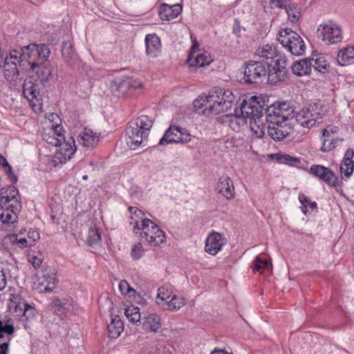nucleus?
Listing matches in <instances>:
<instances>
[{
  "mask_svg": "<svg viewBox=\"0 0 354 354\" xmlns=\"http://www.w3.org/2000/svg\"><path fill=\"white\" fill-rule=\"evenodd\" d=\"M194 60L190 63L191 66L203 67L212 62L211 57L205 53H199L193 57Z\"/></svg>",
  "mask_w": 354,
  "mask_h": 354,
  "instance_id": "4c0bfd02",
  "label": "nucleus"
},
{
  "mask_svg": "<svg viewBox=\"0 0 354 354\" xmlns=\"http://www.w3.org/2000/svg\"><path fill=\"white\" fill-rule=\"evenodd\" d=\"M310 108H304L295 115L294 109L290 102H274L270 106H267L265 115L269 116H277V118L283 120H288L292 122L295 120L301 127L310 129L313 127L317 120L321 118L318 112L315 111L314 106Z\"/></svg>",
  "mask_w": 354,
  "mask_h": 354,
  "instance_id": "f03ea898",
  "label": "nucleus"
},
{
  "mask_svg": "<svg viewBox=\"0 0 354 354\" xmlns=\"http://www.w3.org/2000/svg\"><path fill=\"white\" fill-rule=\"evenodd\" d=\"M268 75L266 63L261 61H249L245 63L242 80L246 84H260Z\"/></svg>",
  "mask_w": 354,
  "mask_h": 354,
  "instance_id": "6e6552de",
  "label": "nucleus"
},
{
  "mask_svg": "<svg viewBox=\"0 0 354 354\" xmlns=\"http://www.w3.org/2000/svg\"><path fill=\"white\" fill-rule=\"evenodd\" d=\"M354 171V151L348 149L340 164V172L343 177L349 178Z\"/></svg>",
  "mask_w": 354,
  "mask_h": 354,
  "instance_id": "6ab92c4d",
  "label": "nucleus"
},
{
  "mask_svg": "<svg viewBox=\"0 0 354 354\" xmlns=\"http://www.w3.org/2000/svg\"><path fill=\"white\" fill-rule=\"evenodd\" d=\"M28 236L29 241H30V239H32L31 243L32 244V243L35 242L39 239V234L37 231H29Z\"/></svg>",
  "mask_w": 354,
  "mask_h": 354,
  "instance_id": "e2e57ef3",
  "label": "nucleus"
},
{
  "mask_svg": "<svg viewBox=\"0 0 354 354\" xmlns=\"http://www.w3.org/2000/svg\"><path fill=\"white\" fill-rule=\"evenodd\" d=\"M267 106L261 97L256 95L246 97L241 100L239 107L234 110V118L261 119Z\"/></svg>",
  "mask_w": 354,
  "mask_h": 354,
  "instance_id": "423d86ee",
  "label": "nucleus"
},
{
  "mask_svg": "<svg viewBox=\"0 0 354 354\" xmlns=\"http://www.w3.org/2000/svg\"><path fill=\"white\" fill-rule=\"evenodd\" d=\"M152 125L153 121L147 115H141L130 122L127 133L129 136L127 145L131 150L136 149L148 137Z\"/></svg>",
  "mask_w": 354,
  "mask_h": 354,
  "instance_id": "20e7f679",
  "label": "nucleus"
},
{
  "mask_svg": "<svg viewBox=\"0 0 354 354\" xmlns=\"http://www.w3.org/2000/svg\"><path fill=\"white\" fill-rule=\"evenodd\" d=\"M19 235L15 234H10L6 236V240L12 244L18 245Z\"/></svg>",
  "mask_w": 354,
  "mask_h": 354,
  "instance_id": "13d9d810",
  "label": "nucleus"
},
{
  "mask_svg": "<svg viewBox=\"0 0 354 354\" xmlns=\"http://www.w3.org/2000/svg\"><path fill=\"white\" fill-rule=\"evenodd\" d=\"M54 312L59 316L66 315L72 310L71 304L66 299H55L53 302Z\"/></svg>",
  "mask_w": 354,
  "mask_h": 354,
  "instance_id": "bb28decb",
  "label": "nucleus"
},
{
  "mask_svg": "<svg viewBox=\"0 0 354 354\" xmlns=\"http://www.w3.org/2000/svg\"><path fill=\"white\" fill-rule=\"evenodd\" d=\"M279 42L292 55H303L306 50V45L303 39L296 32L289 28L281 30L278 35Z\"/></svg>",
  "mask_w": 354,
  "mask_h": 354,
  "instance_id": "0eeeda50",
  "label": "nucleus"
},
{
  "mask_svg": "<svg viewBox=\"0 0 354 354\" xmlns=\"http://www.w3.org/2000/svg\"><path fill=\"white\" fill-rule=\"evenodd\" d=\"M266 124H263L260 119H253L250 122V130L252 134L257 138H261L265 134Z\"/></svg>",
  "mask_w": 354,
  "mask_h": 354,
  "instance_id": "f704fd0d",
  "label": "nucleus"
},
{
  "mask_svg": "<svg viewBox=\"0 0 354 354\" xmlns=\"http://www.w3.org/2000/svg\"><path fill=\"white\" fill-rule=\"evenodd\" d=\"M181 128L176 126H171L165 133L163 137L160 140L158 145H165L171 143H179L180 141H176V138H179L181 134Z\"/></svg>",
  "mask_w": 354,
  "mask_h": 354,
  "instance_id": "b1692460",
  "label": "nucleus"
},
{
  "mask_svg": "<svg viewBox=\"0 0 354 354\" xmlns=\"http://www.w3.org/2000/svg\"><path fill=\"white\" fill-rule=\"evenodd\" d=\"M129 210L131 213H133L134 215H136L138 218H140V222L142 221V220L143 219L142 218V216H144V213L138 209L137 207H131L129 208Z\"/></svg>",
  "mask_w": 354,
  "mask_h": 354,
  "instance_id": "0e129e2a",
  "label": "nucleus"
},
{
  "mask_svg": "<svg viewBox=\"0 0 354 354\" xmlns=\"http://www.w3.org/2000/svg\"><path fill=\"white\" fill-rule=\"evenodd\" d=\"M62 130V127L59 125H56L54 129V134L57 135V138L54 136H48L46 139V142L52 146L59 147L62 144V140H64V135L59 131Z\"/></svg>",
  "mask_w": 354,
  "mask_h": 354,
  "instance_id": "58836bf2",
  "label": "nucleus"
},
{
  "mask_svg": "<svg viewBox=\"0 0 354 354\" xmlns=\"http://www.w3.org/2000/svg\"><path fill=\"white\" fill-rule=\"evenodd\" d=\"M143 326L146 329L156 332L160 327V317L156 314H150L145 318Z\"/></svg>",
  "mask_w": 354,
  "mask_h": 354,
  "instance_id": "7c9ffc66",
  "label": "nucleus"
},
{
  "mask_svg": "<svg viewBox=\"0 0 354 354\" xmlns=\"http://www.w3.org/2000/svg\"><path fill=\"white\" fill-rule=\"evenodd\" d=\"M142 82L133 77H122L115 79L111 84L113 93L120 97L124 95L129 89L142 87Z\"/></svg>",
  "mask_w": 354,
  "mask_h": 354,
  "instance_id": "4468645a",
  "label": "nucleus"
},
{
  "mask_svg": "<svg viewBox=\"0 0 354 354\" xmlns=\"http://www.w3.org/2000/svg\"><path fill=\"white\" fill-rule=\"evenodd\" d=\"M101 237L100 232L97 229L90 228L87 236V242L90 246L95 245L100 243Z\"/></svg>",
  "mask_w": 354,
  "mask_h": 354,
  "instance_id": "79ce46f5",
  "label": "nucleus"
},
{
  "mask_svg": "<svg viewBox=\"0 0 354 354\" xmlns=\"http://www.w3.org/2000/svg\"><path fill=\"white\" fill-rule=\"evenodd\" d=\"M143 252L144 250L142 243L141 242H139L133 246L131 254L134 260H139L142 256Z\"/></svg>",
  "mask_w": 354,
  "mask_h": 354,
  "instance_id": "49530a36",
  "label": "nucleus"
},
{
  "mask_svg": "<svg viewBox=\"0 0 354 354\" xmlns=\"http://www.w3.org/2000/svg\"><path fill=\"white\" fill-rule=\"evenodd\" d=\"M271 267V263L264 259L262 254L257 256L253 262V268L260 273H263L265 270H270Z\"/></svg>",
  "mask_w": 354,
  "mask_h": 354,
  "instance_id": "c9c22d12",
  "label": "nucleus"
},
{
  "mask_svg": "<svg viewBox=\"0 0 354 354\" xmlns=\"http://www.w3.org/2000/svg\"><path fill=\"white\" fill-rule=\"evenodd\" d=\"M146 53L148 56L156 57L160 51V38L156 35H147L145 37Z\"/></svg>",
  "mask_w": 354,
  "mask_h": 354,
  "instance_id": "4be33fe9",
  "label": "nucleus"
},
{
  "mask_svg": "<svg viewBox=\"0 0 354 354\" xmlns=\"http://www.w3.org/2000/svg\"><path fill=\"white\" fill-rule=\"evenodd\" d=\"M24 51V56L26 57L28 63L47 62L46 59L50 54V49L48 45L42 44L37 45L31 44L21 47Z\"/></svg>",
  "mask_w": 354,
  "mask_h": 354,
  "instance_id": "f8f14e48",
  "label": "nucleus"
},
{
  "mask_svg": "<svg viewBox=\"0 0 354 354\" xmlns=\"http://www.w3.org/2000/svg\"><path fill=\"white\" fill-rule=\"evenodd\" d=\"M29 61L24 56V51L13 50L10 52L5 59L3 66V75L9 82L16 81L20 76V73L28 69Z\"/></svg>",
  "mask_w": 354,
  "mask_h": 354,
  "instance_id": "7ed1b4c3",
  "label": "nucleus"
},
{
  "mask_svg": "<svg viewBox=\"0 0 354 354\" xmlns=\"http://www.w3.org/2000/svg\"><path fill=\"white\" fill-rule=\"evenodd\" d=\"M28 67L35 73L37 78L41 82H47L51 75V70L48 62L30 63Z\"/></svg>",
  "mask_w": 354,
  "mask_h": 354,
  "instance_id": "412c9836",
  "label": "nucleus"
},
{
  "mask_svg": "<svg viewBox=\"0 0 354 354\" xmlns=\"http://www.w3.org/2000/svg\"><path fill=\"white\" fill-rule=\"evenodd\" d=\"M353 58L354 46H348L338 53L337 62L339 65L344 66Z\"/></svg>",
  "mask_w": 354,
  "mask_h": 354,
  "instance_id": "c756f323",
  "label": "nucleus"
},
{
  "mask_svg": "<svg viewBox=\"0 0 354 354\" xmlns=\"http://www.w3.org/2000/svg\"><path fill=\"white\" fill-rule=\"evenodd\" d=\"M216 190L218 194L227 200H231L234 197L235 192L233 182L228 176H222L218 179Z\"/></svg>",
  "mask_w": 354,
  "mask_h": 354,
  "instance_id": "a211bd4d",
  "label": "nucleus"
},
{
  "mask_svg": "<svg viewBox=\"0 0 354 354\" xmlns=\"http://www.w3.org/2000/svg\"><path fill=\"white\" fill-rule=\"evenodd\" d=\"M181 134L179 136V138H176V141H180V142L186 143L190 141V134L185 129L181 128Z\"/></svg>",
  "mask_w": 354,
  "mask_h": 354,
  "instance_id": "603ef678",
  "label": "nucleus"
},
{
  "mask_svg": "<svg viewBox=\"0 0 354 354\" xmlns=\"http://www.w3.org/2000/svg\"><path fill=\"white\" fill-rule=\"evenodd\" d=\"M256 55L267 60L272 59L277 55V50L275 47L266 44L258 48Z\"/></svg>",
  "mask_w": 354,
  "mask_h": 354,
  "instance_id": "2f4dec72",
  "label": "nucleus"
},
{
  "mask_svg": "<svg viewBox=\"0 0 354 354\" xmlns=\"http://www.w3.org/2000/svg\"><path fill=\"white\" fill-rule=\"evenodd\" d=\"M284 9L291 23H297L300 17V8L296 4L289 2Z\"/></svg>",
  "mask_w": 354,
  "mask_h": 354,
  "instance_id": "473e14b6",
  "label": "nucleus"
},
{
  "mask_svg": "<svg viewBox=\"0 0 354 354\" xmlns=\"http://www.w3.org/2000/svg\"><path fill=\"white\" fill-rule=\"evenodd\" d=\"M83 146L86 147H93L99 142L100 135L93 132L91 129L85 128L82 133L80 135Z\"/></svg>",
  "mask_w": 354,
  "mask_h": 354,
  "instance_id": "393cba45",
  "label": "nucleus"
},
{
  "mask_svg": "<svg viewBox=\"0 0 354 354\" xmlns=\"http://www.w3.org/2000/svg\"><path fill=\"white\" fill-rule=\"evenodd\" d=\"M181 11L182 8L179 4L169 6L162 3L159 8L158 15L162 20L169 21L177 17Z\"/></svg>",
  "mask_w": 354,
  "mask_h": 354,
  "instance_id": "aec40b11",
  "label": "nucleus"
},
{
  "mask_svg": "<svg viewBox=\"0 0 354 354\" xmlns=\"http://www.w3.org/2000/svg\"><path fill=\"white\" fill-rule=\"evenodd\" d=\"M62 142H64V145L66 147V148L65 149L66 153L64 154V156H68V158H70L71 156L73 155L76 151L75 140L71 137L67 141L64 140H62Z\"/></svg>",
  "mask_w": 354,
  "mask_h": 354,
  "instance_id": "c03bdc74",
  "label": "nucleus"
},
{
  "mask_svg": "<svg viewBox=\"0 0 354 354\" xmlns=\"http://www.w3.org/2000/svg\"><path fill=\"white\" fill-rule=\"evenodd\" d=\"M23 94L28 100H32L33 99L37 98L39 94L37 86L31 80H24L23 84Z\"/></svg>",
  "mask_w": 354,
  "mask_h": 354,
  "instance_id": "cd10ccee",
  "label": "nucleus"
},
{
  "mask_svg": "<svg viewBox=\"0 0 354 354\" xmlns=\"http://www.w3.org/2000/svg\"><path fill=\"white\" fill-rule=\"evenodd\" d=\"M57 281L55 273L50 269L44 270L37 279L38 286L41 287V292H52ZM35 283L36 284V282Z\"/></svg>",
  "mask_w": 354,
  "mask_h": 354,
  "instance_id": "dca6fc26",
  "label": "nucleus"
},
{
  "mask_svg": "<svg viewBox=\"0 0 354 354\" xmlns=\"http://www.w3.org/2000/svg\"><path fill=\"white\" fill-rule=\"evenodd\" d=\"M108 335L110 338H117L123 331V324L118 316L112 318L107 326Z\"/></svg>",
  "mask_w": 354,
  "mask_h": 354,
  "instance_id": "a878e982",
  "label": "nucleus"
},
{
  "mask_svg": "<svg viewBox=\"0 0 354 354\" xmlns=\"http://www.w3.org/2000/svg\"><path fill=\"white\" fill-rule=\"evenodd\" d=\"M234 96L230 90L214 88L207 95H202L193 102L195 111L207 116L218 115L232 108Z\"/></svg>",
  "mask_w": 354,
  "mask_h": 354,
  "instance_id": "f257e3e1",
  "label": "nucleus"
},
{
  "mask_svg": "<svg viewBox=\"0 0 354 354\" xmlns=\"http://www.w3.org/2000/svg\"><path fill=\"white\" fill-rule=\"evenodd\" d=\"M7 283L6 277L2 269H0V290H3Z\"/></svg>",
  "mask_w": 354,
  "mask_h": 354,
  "instance_id": "4d7b16f0",
  "label": "nucleus"
},
{
  "mask_svg": "<svg viewBox=\"0 0 354 354\" xmlns=\"http://www.w3.org/2000/svg\"><path fill=\"white\" fill-rule=\"evenodd\" d=\"M133 229L135 233H139L141 241L151 246L160 245L165 241V232L149 218L142 219L140 224L136 221Z\"/></svg>",
  "mask_w": 354,
  "mask_h": 354,
  "instance_id": "39448f33",
  "label": "nucleus"
},
{
  "mask_svg": "<svg viewBox=\"0 0 354 354\" xmlns=\"http://www.w3.org/2000/svg\"><path fill=\"white\" fill-rule=\"evenodd\" d=\"M30 262L32 263L35 269H38L40 267L42 261L40 258L33 256L30 258Z\"/></svg>",
  "mask_w": 354,
  "mask_h": 354,
  "instance_id": "bf43d9fd",
  "label": "nucleus"
},
{
  "mask_svg": "<svg viewBox=\"0 0 354 354\" xmlns=\"http://www.w3.org/2000/svg\"><path fill=\"white\" fill-rule=\"evenodd\" d=\"M165 305H167L170 310H177L185 305V301L183 297L174 295Z\"/></svg>",
  "mask_w": 354,
  "mask_h": 354,
  "instance_id": "a19ab883",
  "label": "nucleus"
},
{
  "mask_svg": "<svg viewBox=\"0 0 354 354\" xmlns=\"http://www.w3.org/2000/svg\"><path fill=\"white\" fill-rule=\"evenodd\" d=\"M198 48H199V46L197 43V41L195 40L193 41V44H192V48H191V50H190V52H189V57H188V61L190 62L193 57V55L194 53L198 50Z\"/></svg>",
  "mask_w": 354,
  "mask_h": 354,
  "instance_id": "052dcab7",
  "label": "nucleus"
},
{
  "mask_svg": "<svg viewBox=\"0 0 354 354\" xmlns=\"http://www.w3.org/2000/svg\"><path fill=\"white\" fill-rule=\"evenodd\" d=\"M337 132V129L335 130L332 128H326L322 130V140L328 138L333 137V134Z\"/></svg>",
  "mask_w": 354,
  "mask_h": 354,
  "instance_id": "864d4df0",
  "label": "nucleus"
},
{
  "mask_svg": "<svg viewBox=\"0 0 354 354\" xmlns=\"http://www.w3.org/2000/svg\"><path fill=\"white\" fill-rule=\"evenodd\" d=\"M266 121L268 134L274 140L281 141L290 134L292 122L279 119L276 115H266Z\"/></svg>",
  "mask_w": 354,
  "mask_h": 354,
  "instance_id": "1a4fd4ad",
  "label": "nucleus"
},
{
  "mask_svg": "<svg viewBox=\"0 0 354 354\" xmlns=\"http://www.w3.org/2000/svg\"><path fill=\"white\" fill-rule=\"evenodd\" d=\"M172 295H174L172 292V288L170 286H162L158 289L156 302L158 305L164 306Z\"/></svg>",
  "mask_w": 354,
  "mask_h": 354,
  "instance_id": "c85d7f7f",
  "label": "nucleus"
},
{
  "mask_svg": "<svg viewBox=\"0 0 354 354\" xmlns=\"http://www.w3.org/2000/svg\"><path fill=\"white\" fill-rule=\"evenodd\" d=\"M62 53L65 62L68 64H70L71 60L76 58V53L70 43L65 42L63 44Z\"/></svg>",
  "mask_w": 354,
  "mask_h": 354,
  "instance_id": "ea45409f",
  "label": "nucleus"
},
{
  "mask_svg": "<svg viewBox=\"0 0 354 354\" xmlns=\"http://www.w3.org/2000/svg\"><path fill=\"white\" fill-rule=\"evenodd\" d=\"M124 315L128 320L134 324L140 323L141 315L140 308L137 306H130L125 309Z\"/></svg>",
  "mask_w": 354,
  "mask_h": 354,
  "instance_id": "72a5a7b5",
  "label": "nucleus"
},
{
  "mask_svg": "<svg viewBox=\"0 0 354 354\" xmlns=\"http://www.w3.org/2000/svg\"><path fill=\"white\" fill-rule=\"evenodd\" d=\"M3 168L6 169V174L8 176L12 183L17 182V177L14 174L11 166L8 164V166H3Z\"/></svg>",
  "mask_w": 354,
  "mask_h": 354,
  "instance_id": "6e6d98bb",
  "label": "nucleus"
},
{
  "mask_svg": "<svg viewBox=\"0 0 354 354\" xmlns=\"http://www.w3.org/2000/svg\"><path fill=\"white\" fill-rule=\"evenodd\" d=\"M240 32L241 26L239 22L236 19H235L233 25V33H234L236 35H239Z\"/></svg>",
  "mask_w": 354,
  "mask_h": 354,
  "instance_id": "338daca9",
  "label": "nucleus"
},
{
  "mask_svg": "<svg viewBox=\"0 0 354 354\" xmlns=\"http://www.w3.org/2000/svg\"><path fill=\"white\" fill-rule=\"evenodd\" d=\"M324 62L322 61L320 58L314 59L313 61L312 67L314 68L315 71L322 72L323 70L326 69V64H323Z\"/></svg>",
  "mask_w": 354,
  "mask_h": 354,
  "instance_id": "3c124183",
  "label": "nucleus"
},
{
  "mask_svg": "<svg viewBox=\"0 0 354 354\" xmlns=\"http://www.w3.org/2000/svg\"><path fill=\"white\" fill-rule=\"evenodd\" d=\"M10 339L6 342L0 344V354H7Z\"/></svg>",
  "mask_w": 354,
  "mask_h": 354,
  "instance_id": "680f3d73",
  "label": "nucleus"
},
{
  "mask_svg": "<svg viewBox=\"0 0 354 354\" xmlns=\"http://www.w3.org/2000/svg\"><path fill=\"white\" fill-rule=\"evenodd\" d=\"M317 32L319 39L330 44H337L342 39L340 27L331 20L328 24H320Z\"/></svg>",
  "mask_w": 354,
  "mask_h": 354,
  "instance_id": "9d476101",
  "label": "nucleus"
},
{
  "mask_svg": "<svg viewBox=\"0 0 354 354\" xmlns=\"http://www.w3.org/2000/svg\"><path fill=\"white\" fill-rule=\"evenodd\" d=\"M299 201L301 203V211L304 214H306L308 210H307V205L310 207L311 209H315L317 208V204L315 202H310L308 197H306L304 194L300 193L299 194Z\"/></svg>",
  "mask_w": 354,
  "mask_h": 354,
  "instance_id": "37998d69",
  "label": "nucleus"
},
{
  "mask_svg": "<svg viewBox=\"0 0 354 354\" xmlns=\"http://www.w3.org/2000/svg\"><path fill=\"white\" fill-rule=\"evenodd\" d=\"M35 315V309L28 304H24V309L21 319L27 321Z\"/></svg>",
  "mask_w": 354,
  "mask_h": 354,
  "instance_id": "a18cd8bd",
  "label": "nucleus"
},
{
  "mask_svg": "<svg viewBox=\"0 0 354 354\" xmlns=\"http://www.w3.org/2000/svg\"><path fill=\"white\" fill-rule=\"evenodd\" d=\"M211 354H230L223 349L215 348L211 352Z\"/></svg>",
  "mask_w": 354,
  "mask_h": 354,
  "instance_id": "774afa93",
  "label": "nucleus"
},
{
  "mask_svg": "<svg viewBox=\"0 0 354 354\" xmlns=\"http://www.w3.org/2000/svg\"><path fill=\"white\" fill-rule=\"evenodd\" d=\"M1 331L8 335H10L14 333L15 328L12 324H3V322L1 321Z\"/></svg>",
  "mask_w": 354,
  "mask_h": 354,
  "instance_id": "5fc2aeb1",
  "label": "nucleus"
},
{
  "mask_svg": "<svg viewBox=\"0 0 354 354\" xmlns=\"http://www.w3.org/2000/svg\"><path fill=\"white\" fill-rule=\"evenodd\" d=\"M313 61V58H305L295 62L291 66L292 73L297 76L309 75L311 71Z\"/></svg>",
  "mask_w": 354,
  "mask_h": 354,
  "instance_id": "5701e85b",
  "label": "nucleus"
},
{
  "mask_svg": "<svg viewBox=\"0 0 354 354\" xmlns=\"http://www.w3.org/2000/svg\"><path fill=\"white\" fill-rule=\"evenodd\" d=\"M289 1V0H270V6L272 8H284Z\"/></svg>",
  "mask_w": 354,
  "mask_h": 354,
  "instance_id": "8fccbe9b",
  "label": "nucleus"
},
{
  "mask_svg": "<svg viewBox=\"0 0 354 354\" xmlns=\"http://www.w3.org/2000/svg\"><path fill=\"white\" fill-rule=\"evenodd\" d=\"M18 245L19 248H24L28 247V245L31 246L32 243H28V239L26 238H19Z\"/></svg>",
  "mask_w": 354,
  "mask_h": 354,
  "instance_id": "69168bd1",
  "label": "nucleus"
},
{
  "mask_svg": "<svg viewBox=\"0 0 354 354\" xmlns=\"http://www.w3.org/2000/svg\"><path fill=\"white\" fill-rule=\"evenodd\" d=\"M286 62L285 58H280L275 61L274 65H271L268 62L266 63L268 70L266 79L270 84H274L286 80L288 74Z\"/></svg>",
  "mask_w": 354,
  "mask_h": 354,
  "instance_id": "ddd939ff",
  "label": "nucleus"
},
{
  "mask_svg": "<svg viewBox=\"0 0 354 354\" xmlns=\"http://www.w3.org/2000/svg\"><path fill=\"white\" fill-rule=\"evenodd\" d=\"M225 243L226 239L223 234L213 232L206 239L205 250L211 255H215Z\"/></svg>",
  "mask_w": 354,
  "mask_h": 354,
  "instance_id": "f3484780",
  "label": "nucleus"
},
{
  "mask_svg": "<svg viewBox=\"0 0 354 354\" xmlns=\"http://www.w3.org/2000/svg\"><path fill=\"white\" fill-rule=\"evenodd\" d=\"M119 289L123 295L130 293L131 292H135L134 289L131 288L129 283L124 280L120 281L119 284Z\"/></svg>",
  "mask_w": 354,
  "mask_h": 354,
  "instance_id": "09e8293b",
  "label": "nucleus"
},
{
  "mask_svg": "<svg viewBox=\"0 0 354 354\" xmlns=\"http://www.w3.org/2000/svg\"><path fill=\"white\" fill-rule=\"evenodd\" d=\"M342 141V139L334 137L322 139V145L321 147L320 151L324 153L330 151L334 149Z\"/></svg>",
  "mask_w": 354,
  "mask_h": 354,
  "instance_id": "e433bc0d",
  "label": "nucleus"
},
{
  "mask_svg": "<svg viewBox=\"0 0 354 354\" xmlns=\"http://www.w3.org/2000/svg\"><path fill=\"white\" fill-rule=\"evenodd\" d=\"M14 198V195L0 197V221L3 223H13L17 218V212L21 208L20 203L17 202L15 205L9 204Z\"/></svg>",
  "mask_w": 354,
  "mask_h": 354,
  "instance_id": "9b49d317",
  "label": "nucleus"
},
{
  "mask_svg": "<svg viewBox=\"0 0 354 354\" xmlns=\"http://www.w3.org/2000/svg\"><path fill=\"white\" fill-rule=\"evenodd\" d=\"M279 160L281 163L288 164V165H295V163L299 162V160L298 158L292 157L290 155H281V157L279 158Z\"/></svg>",
  "mask_w": 354,
  "mask_h": 354,
  "instance_id": "de8ad7c7",
  "label": "nucleus"
},
{
  "mask_svg": "<svg viewBox=\"0 0 354 354\" xmlns=\"http://www.w3.org/2000/svg\"><path fill=\"white\" fill-rule=\"evenodd\" d=\"M310 172L331 187H336L339 185L337 177L328 167L319 165H314L311 166Z\"/></svg>",
  "mask_w": 354,
  "mask_h": 354,
  "instance_id": "2eb2a0df",
  "label": "nucleus"
}]
</instances>
